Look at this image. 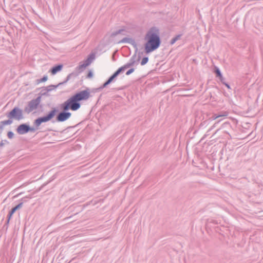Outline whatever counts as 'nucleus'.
I'll list each match as a JSON object with an SVG mask.
<instances>
[{"instance_id":"37","label":"nucleus","mask_w":263,"mask_h":263,"mask_svg":"<svg viewBox=\"0 0 263 263\" xmlns=\"http://www.w3.org/2000/svg\"><path fill=\"white\" fill-rule=\"evenodd\" d=\"M75 126H69L68 127H67V128H73V127H74Z\"/></svg>"},{"instance_id":"8","label":"nucleus","mask_w":263,"mask_h":263,"mask_svg":"<svg viewBox=\"0 0 263 263\" xmlns=\"http://www.w3.org/2000/svg\"><path fill=\"white\" fill-rule=\"evenodd\" d=\"M141 58V53L139 52L137 57V52H135V53L130 58L129 62L125 64V65L127 67V68H130L134 66L136 63H137L138 62H139Z\"/></svg>"},{"instance_id":"2","label":"nucleus","mask_w":263,"mask_h":263,"mask_svg":"<svg viewBox=\"0 0 263 263\" xmlns=\"http://www.w3.org/2000/svg\"><path fill=\"white\" fill-rule=\"evenodd\" d=\"M144 40V51L148 54L157 49L161 43L160 30L157 27H152L146 32Z\"/></svg>"},{"instance_id":"30","label":"nucleus","mask_w":263,"mask_h":263,"mask_svg":"<svg viewBox=\"0 0 263 263\" xmlns=\"http://www.w3.org/2000/svg\"><path fill=\"white\" fill-rule=\"evenodd\" d=\"M117 35H118V33H117V30L116 31H114V32H112L110 34V36L111 37H114L116 36Z\"/></svg>"},{"instance_id":"4","label":"nucleus","mask_w":263,"mask_h":263,"mask_svg":"<svg viewBox=\"0 0 263 263\" xmlns=\"http://www.w3.org/2000/svg\"><path fill=\"white\" fill-rule=\"evenodd\" d=\"M93 95H90V88L78 91L68 98L67 101L69 102L76 109L78 110L81 106L80 101L87 100Z\"/></svg>"},{"instance_id":"27","label":"nucleus","mask_w":263,"mask_h":263,"mask_svg":"<svg viewBox=\"0 0 263 263\" xmlns=\"http://www.w3.org/2000/svg\"><path fill=\"white\" fill-rule=\"evenodd\" d=\"M125 32V30L124 29H121L117 30L118 34H122L123 35H125V33H124V32Z\"/></svg>"},{"instance_id":"5","label":"nucleus","mask_w":263,"mask_h":263,"mask_svg":"<svg viewBox=\"0 0 263 263\" xmlns=\"http://www.w3.org/2000/svg\"><path fill=\"white\" fill-rule=\"evenodd\" d=\"M61 111L57 112L56 121L58 122H63L69 119L71 116V113L69 112V110L76 111V109L67 100L60 105Z\"/></svg>"},{"instance_id":"3","label":"nucleus","mask_w":263,"mask_h":263,"mask_svg":"<svg viewBox=\"0 0 263 263\" xmlns=\"http://www.w3.org/2000/svg\"><path fill=\"white\" fill-rule=\"evenodd\" d=\"M8 120L0 121V134L4 130V126L9 125L13 123V120L20 121L24 118L23 110L18 107H14L11 110L6 113Z\"/></svg>"},{"instance_id":"18","label":"nucleus","mask_w":263,"mask_h":263,"mask_svg":"<svg viewBox=\"0 0 263 263\" xmlns=\"http://www.w3.org/2000/svg\"><path fill=\"white\" fill-rule=\"evenodd\" d=\"M47 80H48V76L47 75H45L41 79H37L36 80V84H39L40 83L45 82L47 81Z\"/></svg>"},{"instance_id":"15","label":"nucleus","mask_w":263,"mask_h":263,"mask_svg":"<svg viewBox=\"0 0 263 263\" xmlns=\"http://www.w3.org/2000/svg\"><path fill=\"white\" fill-rule=\"evenodd\" d=\"M127 69V67L124 65L123 66L119 68L112 74L116 78L119 74L124 71L125 69Z\"/></svg>"},{"instance_id":"31","label":"nucleus","mask_w":263,"mask_h":263,"mask_svg":"<svg viewBox=\"0 0 263 263\" xmlns=\"http://www.w3.org/2000/svg\"><path fill=\"white\" fill-rule=\"evenodd\" d=\"M230 123L229 122H225V123H224L223 124H222V125L221 126V128H224L227 125L230 126Z\"/></svg>"},{"instance_id":"28","label":"nucleus","mask_w":263,"mask_h":263,"mask_svg":"<svg viewBox=\"0 0 263 263\" xmlns=\"http://www.w3.org/2000/svg\"><path fill=\"white\" fill-rule=\"evenodd\" d=\"M217 115H223L222 117H226L228 116V113L226 111H224L222 112H220L217 114Z\"/></svg>"},{"instance_id":"26","label":"nucleus","mask_w":263,"mask_h":263,"mask_svg":"<svg viewBox=\"0 0 263 263\" xmlns=\"http://www.w3.org/2000/svg\"><path fill=\"white\" fill-rule=\"evenodd\" d=\"M93 77V72L91 70H89L86 76V78L90 79Z\"/></svg>"},{"instance_id":"33","label":"nucleus","mask_w":263,"mask_h":263,"mask_svg":"<svg viewBox=\"0 0 263 263\" xmlns=\"http://www.w3.org/2000/svg\"><path fill=\"white\" fill-rule=\"evenodd\" d=\"M220 81H221V82L223 84L224 83L226 82H225V78H223V77L222 76V78H219Z\"/></svg>"},{"instance_id":"24","label":"nucleus","mask_w":263,"mask_h":263,"mask_svg":"<svg viewBox=\"0 0 263 263\" xmlns=\"http://www.w3.org/2000/svg\"><path fill=\"white\" fill-rule=\"evenodd\" d=\"M31 197L30 196H26V197H24L23 198H22L21 199V202H27V200L28 199H31Z\"/></svg>"},{"instance_id":"13","label":"nucleus","mask_w":263,"mask_h":263,"mask_svg":"<svg viewBox=\"0 0 263 263\" xmlns=\"http://www.w3.org/2000/svg\"><path fill=\"white\" fill-rule=\"evenodd\" d=\"M95 58V54L93 53H91L88 55L87 59L85 60L83 62L88 66H89L92 62V61Z\"/></svg>"},{"instance_id":"21","label":"nucleus","mask_w":263,"mask_h":263,"mask_svg":"<svg viewBox=\"0 0 263 263\" xmlns=\"http://www.w3.org/2000/svg\"><path fill=\"white\" fill-rule=\"evenodd\" d=\"M148 57H144L140 62V64L142 66L145 65L148 62Z\"/></svg>"},{"instance_id":"36","label":"nucleus","mask_w":263,"mask_h":263,"mask_svg":"<svg viewBox=\"0 0 263 263\" xmlns=\"http://www.w3.org/2000/svg\"><path fill=\"white\" fill-rule=\"evenodd\" d=\"M22 193H20V194H18L17 195H16V196H14V197H18Z\"/></svg>"},{"instance_id":"10","label":"nucleus","mask_w":263,"mask_h":263,"mask_svg":"<svg viewBox=\"0 0 263 263\" xmlns=\"http://www.w3.org/2000/svg\"><path fill=\"white\" fill-rule=\"evenodd\" d=\"M126 43H129V44L132 45L134 47V48L136 50V52H137V51H138L137 44L136 43L135 40L134 39L125 37L118 42V44Z\"/></svg>"},{"instance_id":"14","label":"nucleus","mask_w":263,"mask_h":263,"mask_svg":"<svg viewBox=\"0 0 263 263\" xmlns=\"http://www.w3.org/2000/svg\"><path fill=\"white\" fill-rule=\"evenodd\" d=\"M116 78L113 74L109 77V78L101 85L102 88L103 89L106 87L112 82L114 81Z\"/></svg>"},{"instance_id":"7","label":"nucleus","mask_w":263,"mask_h":263,"mask_svg":"<svg viewBox=\"0 0 263 263\" xmlns=\"http://www.w3.org/2000/svg\"><path fill=\"white\" fill-rule=\"evenodd\" d=\"M86 67H87V66L84 62L82 64H80L75 68L74 71L69 73L67 76L65 80L64 81V83H67L69 80H70V79L75 78L78 77L80 73L84 71Z\"/></svg>"},{"instance_id":"1","label":"nucleus","mask_w":263,"mask_h":263,"mask_svg":"<svg viewBox=\"0 0 263 263\" xmlns=\"http://www.w3.org/2000/svg\"><path fill=\"white\" fill-rule=\"evenodd\" d=\"M58 111V108L52 107L51 110L49 111L47 114L44 116L39 117L34 121L33 126L35 127H31L27 123H22L17 127L16 131L19 135H24L28 132H34L38 129V127L42 123L47 122L53 118L57 115Z\"/></svg>"},{"instance_id":"34","label":"nucleus","mask_w":263,"mask_h":263,"mask_svg":"<svg viewBox=\"0 0 263 263\" xmlns=\"http://www.w3.org/2000/svg\"><path fill=\"white\" fill-rule=\"evenodd\" d=\"M47 184H48V182H47V183H45L43 184V185H42L40 187L39 190H42V189L44 186L46 185Z\"/></svg>"},{"instance_id":"12","label":"nucleus","mask_w":263,"mask_h":263,"mask_svg":"<svg viewBox=\"0 0 263 263\" xmlns=\"http://www.w3.org/2000/svg\"><path fill=\"white\" fill-rule=\"evenodd\" d=\"M66 83H64V81L62 82L59 83L58 85H50L48 86L47 87H45V90H46V92H45L42 93V95H45L46 94L47 92L50 91L54 89V88H57L58 86L63 85L65 84Z\"/></svg>"},{"instance_id":"17","label":"nucleus","mask_w":263,"mask_h":263,"mask_svg":"<svg viewBox=\"0 0 263 263\" xmlns=\"http://www.w3.org/2000/svg\"><path fill=\"white\" fill-rule=\"evenodd\" d=\"M220 121V120H219L217 122H216L214 125L210 128L208 129V130L206 132V133L205 134V135H204L203 137L202 138L203 139L205 137H208L210 135V132L216 126V125L217 124L219 123V122Z\"/></svg>"},{"instance_id":"9","label":"nucleus","mask_w":263,"mask_h":263,"mask_svg":"<svg viewBox=\"0 0 263 263\" xmlns=\"http://www.w3.org/2000/svg\"><path fill=\"white\" fill-rule=\"evenodd\" d=\"M23 206V202H20V203H18L17 205H16V206H15L14 207L12 208L11 210L9 212V213L7 215V220L6 221V223L5 224V225H6V226H8L9 223V221L11 219L12 215H13V214L18 209H21Z\"/></svg>"},{"instance_id":"23","label":"nucleus","mask_w":263,"mask_h":263,"mask_svg":"<svg viewBox=\"0 0 263 263\" xmlns=\"http://www.w3.org/2000/svg\"><path fill=\"white\" fill-rule=\"evenodd\" d=\"M7 137L9 139H12L14 137V133L12 131L7 133Z\"/></svg>"},{"instance_id":"16","label":"nucleus","mask_w":263,"mask_h":263,"mask_svg":"<svg viewBox=\"0 0 263 263\" xmlns=\"http://www.w3.org/2000/svg\"><path fill=\"white\" fill-rule=\"evenodd\" d=\"M214 72L215 73L216 77L218 78H222V74L221 72V71L220 69L217 67L215 66L214 69Z\"/></svg>"},{"instance_id":"22","label":"nucleus","mask_w":263,"mask_h":263,"mask_svg":"<svg viewBox=\"0 0 263 263\" xmlns=\"http://www.w3.org/2000/svg\"><path fill=\"white\" fill-rule=\"evenodd\" d=\"M5 144H9V141H7V140H2L0 142V148L3 147Z\"/></svg>"},{"instance_id":"38","label":"nucleus","mask_w":263,"mask_h":263,"mask_svg":"<svg viewBox=\"0 0 263 263\" xmlns=\"http://www.w3.org/2000/svg\"><path fill=\"white\" fill-rule=\"evenodd\" d=\"M70 217H71V216H70V217H67V218H66L65 219H69V218H70Z\"/></svg>"},{"instance_id":"6","label":"nucleus","mask_w":263,"mask_h":263,"mask_svg":"<svg viewBox=\"0 0 263 263\" xmlns=\"http://www.w3.org/2000/svg\"><path fill=\"white\" fill-rule=\"evenodd\" d=\"M41 101V96H38L36 98L31 100L28 102L27 105L25 107L24 111L28 114L37 109Z\"/></svg>"},{"instance_id":"19","label":"nucleus","mask_w":263,"mask_h":263,"mask_svg":"<svg viewBox=\"0 0 263 263\" xmlns=\"http://www.w3.org/2000/svg\"><path fill=\"white\" fill-rule=\"evenodd\" d=\"M182 36V34H178L177 35H176L174 37H173L170 41V44L171 45H173L174 44H175V43L178 41V40H179L181 37V36Z\"/></svg>"},{"instance_id":"35","label":"nucleus","mask_w":263,"mask_h":263,"mask_svg":"<svg viewBox=\"0 0 263 263\" xmlns=\"http://www.w3.org/2000/svg\"><path fill=\"white\" fill-rule=\"evenodd\" d=\"M220 128H219V129H217L215 132L213 134V135H215Z\"/></svg>"},{"instance_id":"32","label":"nucleus","mask_w":263,"mask_h":263,"mask_svg":"<svg viewBox=\"0 0 263 263\" xmlns=\"http://www.w3.org/2000/svg\"><path fill=\"white\" fill-rule=\"evenodd\" d=\"M223 84L224 85L228 88V89H231L230 85L228 83L225 82Z\"/></svg>"},{"instance_id":"25","label":"nucleus","mask_w":263,"mask_h":263,"mask_svg":"<svg viewBox=\"0 0 263 263\" xmlns=\"http://www.w3.org/2000/svg\"><path fill=\"white\" fill-rule=\"evenodd\" d=\"M135 71V68H130L129 69H128L126 72V74L127 76H128V75H130L131 73H132L134 71Z\"/></svg>"},{"instance_id":"29","label":"nucleus","mask_w":263,"mask_h":263,"mask_svg":"<svg viewBox=\"0 0 263 263\" xmlns=\"http://www.w3.org/2000/svg\"><path fill=\"white\" fill-rule=\"evenodd\" d=\"M222 115H217V114H214L212 116V118L214 120H215L219 117H221Z\"/></svg>"},{"instance_id":"11","label":"nucleus","mask_w":263,"mask_h":263,"mask_svg":"<svg viewBox=\"0 0 263 263\" xmlns=\"http://www.w3.org/2000/svg\"><path fill=\"white\" fill-rule=\"evenodd\" d=\"M63 67L62 64H59L53 66L49 70L52 75H55L57 73L61 71Z\"/></svg>"},{"instance_id":"20","label":"nucleus","mask_w":263,"mask_h":263,"mask_svg":"<svg viewBox=\"0 0 263 263\" xmlns=\"http://www.w3.org/2000/svg\"><path fill=\"white\" fill-rule=\"evenodd\" d=\"M103 88H102L101 86L98 88H92L91 89H90V95H92V94H94L96 92H99Z\"/></svg>"}]
</instances>
